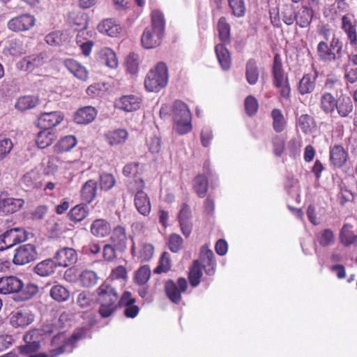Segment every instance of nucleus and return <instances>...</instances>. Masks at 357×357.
Returning a JSON list of instances; mask_svg holds the SVG:
<instances>
[{"label": "nucleus", "instance_id": "1", "mask_svg": "<svg viewBox=\"0 0 357 357\" xmlns=\"http://www.w3.org/2000/svg\"><path fill=\"white\" fill-rule=\"evenodd\" d=\"M38 291V285L31 282L24 284L23 281L16 276L0 278V294H15V301H28L36 296Z\"/></svg>", "mask_w": 357, "mask_h": 357}, {"label": "nucleus", "instance_id": "2", "mask_svg": "<svg viewBox=\"0 0 357 357\" xmlns=\"http://www.w3.org/2000/svg\"><path fill=\"white\" fill-rule=\"evenodd\" d=\"M165 31V19L160 10L155 9L151 13V25L147 26L142 36L141 43L144 49H153L162 43Z\"/></svg>", "mask_w": 357, "mask_h": 357}, {"label": "nucleus", "instance_id": "3", "mask_svg": "<svg viewBox=\"0 0 357 357\" xmlns=\"http://www.w3.org/2000/svg\"><path fill=\"white\" fill-rule=\"evenodd\" d=\"M317 54L321 62H337L342 59L344 54L343 41L335 35L329 43L321 40L317 45Z\"/></svg>", "mask_w": 357, "mask_h": 357}, {"label": "nucleus", "instance_id": "4", "mask_svg": "<svg viewBox=\"0 0 357 357\" xmlns=\"http://www.w3.org/2000/svg\"><path fill=\"white\" fill-rule=\"evenodd\" d=\"M174 130L179 135H183L192 130L191 113L186 103L176 100L172 107Z\"/></svg>", "mask_w": 357, "mask_h": 357}, {"label": "nucleus", "instance_id": "5", "mask_svg": "<svg viewBox=\"0 0 357 357\" xmlns=\"http://www.w3.org/2000/svg\"><path fill=\"white\" fill-rule=\"evenodd\" d=\"M168 80V68L165 63L160 61L147 73L144 86L147 91L157 92L167 85Z\"/></svg>", "mask_w": 357, "mask_h": 357}, {"label": "nucleus", "instance_id": "6", "mask_svg": "<svg viewBox=\"0 0 357 357\" xmlns=\"http://www.w3.org/2000/svg\"><path fill=\"white\" fill-rule=\"evenodd\" d=\"M271 73L274 86L278 89H280V97L285 100L289 99L291 87L288 76L284 72L282 68V59L279 53H275L274 54Z\"/></svg>", "mask_w": 357, "mask_h": 357}, {"label": "nucleus", "instance_id": "7", "mask_svg": "<svg viewBox=\"0 0 357 357\" xmlns=\"http://www.w3.org/2000/svg\"><path fill=\"white\" fill-rule=\"evenodd\" d=\"M188 288V282L184 277H180L176 282L169 279L165 283V292L169 301L174 304H180L182 301V293Z\"/></svg>", "mask_w": 357, "mask_h": 357}, {"label": "nucleus", "instance_id": "8", "mask_svg": "<svg viewBox=\"0 0 357 357\" xmlns=\"http://www.w3.org/2000/svg\"><path fill=\"white\" fill-rule=\"evenodd\" d=\"M137 192L135 195V205L138 213L144 216H148L151 211V204L147 193L144 191L145 183L143 178L135 180Z\"/></svg>", "mask_w": 357, "mask_h": 357}, {"label": "nucleus", "instance_id": "9", "mask_svg": "<svg viewBox=\"0 0 357 357\" xmlns=\"http://www.w3.org/2000/svg\"><path fill=\"white\" fill-rule=\"evenodd\" d=\"M38 252L34 245L26 243L21 245L15 250L13 263L17 266H23L35 261Z\"/></svg>", "mask_w": 357, "mask_h": 357}, {"label": "nucleus", "instance_id": "10", "mask_svg": "<svg viewBox=\"0 0 357 357\" xmlns=\"http://www.w3.org/2000/svg\"><path fill=\"white\" fill-rule=\"evenodd\" d=\"M36 23L33 15L28 13L22 14L9 20L7 27L13 32H22L31 29Z\"/></svg>", "mask_w": 357, "mask_h": 357}, {"label": "nucleus", "instance_id": "11", "mask_svg": "<svg viewBox=\"0 0 357 357\" xmlns=\"http://www.w3.org/2000/svg\"><path fill=\"white\" fill-rule=\"evenodd\" d=\"M341 30L346 34L347 41L351 47L357 45V22L351 15H344L340 18Z\"/></svg>", "mask_w": 357, "mask_h": 357}, {"label": "nucleus", "instance_id": "12", "mask_svg": "<svg viewBox=\"0 0 357 357\" xmlns=\"http://www.w3.org/2000/svg\"><path fill=\"white\" fill-rule=\"evenodd\" d=\"M195 261H199L201 268L204 269L205 273L208 275H213L216 271V260L215 255L208 245H202L199 257Z\"/></svg>", "mask_w": 357, "mask_h": 357}, {"label": "nucleus", "instance_id": "13", "mask_svg": "<svg viewBox=\"0 0 357 357\" xmlns=\"http://www.w3.org/2000/svg\"><path fill=\"white\" fill-rule=\"evenodd\" d=\"M34 320V314L28 307H21L11 314L10 322L15 328L26 327Z\"/></svg>", "mask_w": 357, "mask_h": 357}, {"label": "nucleus", "instance_id": "14", "mask_svg": "<svg viewBox=\"0 0 357 357\" xmlns=\"http://www.w3.org/2000/svg\"><path fill=\"white\" fill-rule=\"evenodd\" d=\"M24 204L22 199L9 197L7 192L0 194V211L4 213H13L18 211Z\"/></svg>", "mask_w": 357, "mask_h": 357}, {"label": "nucleus", "instance_id": "15", "mask_svg": "<svg viewBox=\"0 0 357 357\" xmlns=\"http://www.w3.org/2000/svg\"><path fill=\"white\" fill-rule=\"evenodd\" d=\"M63 116L60 112H51L42 113L37 119V126L42 129L54 128L63 121Z\"/></svg>", "mask_w": 357, "mask_h": 357}, {"label": "nucleus", "instance_id": "16", "mask_svg": "<svg viewBox=\"0 0 357 357\" xmlns=\"http://www.w3.org/2000/svg\"><path fill=\"white\" fill-rule=\"evenodd\" d=\"M141 103L142 99L136 95H123L119 99L116 100L114 106L126 112H132V111L139 109Z\"/></svg>", "mask_w": 357, "mask_h": 357}, {"label": "nucleus", "instance_id": "17", "mask_svg": "<svg viewBox=\"0 0 357 357\" xmlns=\"http://www.w3.org/2000/svg\"><path fill=\"white\" fill-rule=\"evenodd\" d=\"M54 259L57 266L67 267L77 261V255L75 250L63 248L56 252Z\"/></svg>", "mask_w": 357, "mask_h": 357}, {"label": "nucleus", "instance_id": "18", "mask_svg": "<svg viewBox=\"0 0 357 357\" xmlns=\"http://www.w3.org/2000/svg\"><path fill=\"white\" fill-rule=\"evenodd\" d=\"M348 153L342 145H333L329 149V161L335 167L341 168L347 162Z\"/></svg>", "mask_w": 357, "mask_h": 357}, {"label": "nucleus", "instance_id": "19", "mask_svg": "<svg viewBox=\"0 0 357 357\" xmlns=\"http://www.w3.org/2000/svg\"><path fill=\"white\" fill-rule=\"evenodd\" d=\"M45 63L43 54H33L24 57L17 63V67L21 70L32 72L36 68L43 66Z\"/></svg>", "mask_w": 357, "mask_h": 357}, {"label": "nucleus", "instance_id": "20", "mask_svg": "<svg viewBox=\"0 0 357 357\" xmlns=\"http://www.w3.org/2000/svg\"><path fill=\"white\" fill-rule=\"evenodd\" d=\"M337 106L335 112L341 118L350 117L354 111V104L349 96L347 93H342L337 98Z\"/></svg>", "mask_w": 357, "mask_h": 357}, {"label": "nucleus", "instance_id": "21", "mask_svg": "<svg viewBox=\"0 0 357 357\" xmlns=\"http://www.w3.org/2000/svg\"><path fill=\"white\" fill-rule=\"evenodd\" d=\"M314 17V11L313 8L303 6L296 12L295 22L301 29H307L312 24Z\"/></svg>", "mask_w": 357, "mask_h": 357}, {"label": "nucleus", "instance_id": "22", "mask_svg": "<svg viewBox=\"0 0 357 357\" xmlns=\"http://www.w3.org/2000/svg\"><path fill=\"white\" fill-rule=\"evenodd\" d=\"M337 98L330 91H324L319 98V107L322 112L329 116L335 112L337 106Z\"/></svg>", "mask_w": 357, "mask_h": 357}, {"label": "nucleus", "instance_id": "23", "mask_svg": "<svg viewBox=\"0 0 357 357\" xmlns=\"http://www.w3.org/2000/svg\"><path fill=\"white\" fill-rule=\"evenodd\" d=\"M64 66L77 79L82 81H86L88 79V70L76 60L67 59L64 61Z\"/></svg>", "mask_w": 357, "mask_h": 357}, {"label": "nucleus", "instance_id": "24", "mask_svg": "<svg viewBox=\"0 0 357 357\" xmlns=\"http://www.w3.org/2000/svg\"><path fill=\"white\" fill-rule=\"evenodd\" d=\"M97 115L95 107L86 106L77 110L74 115V121L77 124H88L92 122Z\"/></svg>", "mask_w": 357, "mask_h": 357}, {"label": "nucleus", "instance_id": "25", "mask_svg": "<svg viewBox=\"0 0 357 357\" xmlns=\"http://www.w3.org/2000/svg\"><path fill=\"white\" fill-rule=\"evenodd\" d=\"M57 137L58 135L55 131L42 129L36 135V143L38 148L43 149L52 145Z\"/></svg>", "mask_w": 357, "mask_h": 357}, {"label": "nucleus", "instance_id": "26", "mask_svg": "<svg viewBox=\"0 0 357 357\" xmlns=\"http://www.w3.org/2000/svg\"><path fill=\"white\" fill-rule=\"evenodd\" d=\"M216 29H218V36L221 41L220 43L229 44L231 41V28L225 17H221L218 19Z\"/></svg>", "mask_w": 357, "mask_h": 357}, {"label": "nucleus", "instance_id": "27", "mask_svg": "<svg viewBox=\"0 0 357 357\" xmlns=\"http://www.w3.org/2000/svg\"><path fill=\"white\" fill-rule=\"evenodd\" d=\"M226 45L218 43L215 45V53L218 56V61L224 70H228L231 68L232 64L231 56L229 50L225 47Z\"/></svg>", "mask_w": 357, "mask_h": 357}, {"label": "nucleus", "instance_id": "28", "mask_svg": "<svg viewBox=\"0 0 357 357\" xmlns=\"http://www.w3.org/2000/svg\"><path fill=\"white\" fill-rule=\"evenodd\" d=\"M40 103V99L36 96L25 95L20 96L15 104V107L24 112L36 107Z\"/></svg>", "mask_w": 357, "mask_h": 357}, {"label": "nucleus", "instance_id": "29", "mask_svg": "<svg viewBox=\"0 0 357 357\" xmlns=\"http://www.w3.org/2000/svg\"><path fill=\"white\" fill-rule=\"evenodd\" d=\"M271 117L273 121V129L277 133H281L287 126V121L285 119L282 110L280 108H273L271 112Z\"/></svg>", "mask_w": 357, "mask_h": 357}, {"label": "nucleus", "instance_id": "30", "mask_svg": "<svg viewBox=\"0 0 357 357\" xmlns=\"http://www.w3.org/2000/svg\"><path fill=\"white\" fill-rule=\"evenodd\" d=\"M22 183L26 188V190L40 189L43 187V183L38 172H30L24 175Z\"/></svg>", "mask_w": 357, "mask_h": 357}, {"label": "nucleus", "instance_id": "31", "mask_svg": "<svg viewBox=\"0 0 357 357\" xmlns=\"http://www.w3.org/2000/svg\"><path fill=\"white\" fill-rule=\"evenodd\" d=\"M192 188L199 198H204L208 189L207 177L203 174L195 176L192 181Z\"/></svg>", "mask_w": 357, "mask_h": 357}, {"label": "nucleus", "instance_id": "32", "mask_svg": "<svg viewBox=\"0 0 357 357\" xmlns=\"http://www.w3.org/2000/svg\"><path fill=\"white\" fill-rule=\"evenodd\" d=\"M57 266L52 259H45L38 263L34 268V272L42 277L50 276L55 272Z\"/></svg>", "mask_w": 357, "mask_h": 357}, {"label": "nucleus", "instance_id": "33", "mask_svg": "<svg viewBox=\"0 0 357 357\" xmlns=\"http://www.w3.org/2000/svg\"><path fill=\"white\" fill-rule=\"evenodd\" d=\"M97 183L93 180L87 181L82 188V199L87 204L91 203L96 197Z\"/></svg>", "mask_w": 357, "mask_h": 357}, {"label": "nucleus", "instance_id": "34", "mask_svg": "<svg viewBox=\"0 0 357 357\" xmlns=\"http://www.w3.org/2000/svg\"><path fill=\"white\" fill-rule=\"evenodd\" d=\"M91 233L97 237H104L111 232L110 224L105 220H96L91 226Z\"/></svg>", "mask_w": 357, "mask_h": 357}, {"label": "nucleus", "instance_id": "35", "mask_svg": "<svg viewBox=\"0 0 357 357\" xmlns=\"http://www.w3.org/2000/svg\"><path fill=\"white\" fill-rule=\"evenodd\" d=\"M97 302L112 301V278L108 277L105 282L96 289Z\"/></svg>", "mask_w": 357, "mask_h": 357}, {"label": "nucleus", "instance_id": "36", "mask_svg": "<svg viewBox=\"0 0 357 357\" xmlns=\"http://www.w3.org/2000/svg\"><path fill=\"white\" fill-rule=\"evenodd\" d=\"M317 75L305 74L298 83V92L302 95L312 93L315 88Z\"/></svg>", "mask_w": 357, "mask_h": 357}, {"label": "nucleus", "instance_id": "37", "mask_svg": "<svg viewBox=\"0 0 357 357\" xmlns=\"http://www.w3.org/2000/svg\"><path fill=\"white\" fill-rule=\"evenodd\" d=\"M77 144V139L73 135H67L61 137L54 146V151L57 153L67 152Z\"/></svg>", "mask_w": 357, "mask_h": 357}, {"label": "nucleus", "instance_id": "38", "mask_svg": "<svg viewBox=\"0 0 357 357\" xmlns=\"http://www.w3.org/2000/svg\"><path fill=\"white\" fill-rule=\"evenodd\" d=\"M353 225L346 223L341 229L340 240L344 246H350L357 241V236L352 231Z\"/></svg>", "mask_w": 357, "mask_h": 357}, {"label": "nucleus", "instance_id": "39", "mask_svg": "<svg viewBox=\"0 0 357 357\" xmlns=\"http://www.w3.org/2000/svg\"><path fill=\"white\" fill-rule=\"evenodd\" d=\"M202 271L199 262L194 260L188 272V280L190 286L192 287L199 286L202 281Z\"/></svg>", "mask_w": 357, "mask_h": 357}, {"label": "nucleus", "instance_id": "40", "mask_svg": "<svg viewBox=\"0 0 357 357\" xmlns=\"http://www.w3.org/2000/svg\"><path fill=\"white\" fill-rule=\"evenodd\" d=\"M127 236L126 229L122 226H117L113 230V247L122 250L126 248Z\"/></svg>", "mask_w": 357, "mask_h": 357}, {"label": "nucleus", "instance_id": "41", "mask_svg": "<svg viewBox=\"0 0 357 357\" xmlns=\"http://www.w3.org/2000/svg\"><path fill=\"white\" fill-rule=\"evenodd\" d=\"M299 128L305 134L312 133L316 127L314 118L309 114H302L298 117L297 122Z\"/></svg>", "mask_w": 357, "mask_h": 357}, {"label": "nucleus", "instance_id": "42", "mask_svg": "<svg viewBox=\"0 0 357 357\" xmlns=\"http://www.w3.org/2000/svg\"><path fill=\"white\" fill-rule=\"evenodd\" d=\"M246 79L248 82L254 85L258 82L259 79V70L257 63L254 59H248L246 64Z\"/></svg>", "mask_w": 357, "mask_h": 357}, {"label": "nucleus", "instance_id": "43", "mask_svg": "<svg viewBox=\"0 0 357 357\" xmlns=\"http://www.w3.org/2000/svg\"><path fill=\"white\" fill-rule=\"evenodd\" d=\"M88 215V211L86 207L82 204H78L72 208L68 214V218L70 221L77 223L86 218Z\"/></svg>", "mask_w": 357, "mask_h": 357}, {"label": "nucleus", "instance_id": "44", "mask_svg": "<svg viewBox=\"0 0 357 357\" xmlns=\"http://www.w3.org/2000/svg\"><path fill=\"white\" fill-rule=\"evenodd\" d=\"M296 9L292 4H284L280 10L282 21L287 25H292L296 20Z\"/></svg>", "mask_w": 357, "mask_h": 357}, {"label": "nucleus", "instance_id": "45", "mask_svg": "<svg viewBox=\"0 0 357 357\" xmlns=\"http://www.w3.org/2000/svg\"><path fill=\"white\" fill-rule=\"evenodd\" d=\"M50 294L51 297L58 302L66 301L70 297L69 291L61 284L54 285L51 288Z\"/></svg>", "mask_w": 357, "mask_h": 357}, {"label": "nucleus", "instance_id": "46", "mask_svg": "<svg viewBox=\"0 0 357 357\" xmlns=\"http://www.w3.org/2000/svg\"><path fill=\"white\" fill-rule=\"evenodd\" d=\"M15 232L10 229L0 235V251H3L18 244L15 236Z\"/></svg>", "mask_w": 357, "mask_h": 357}, {"label": "nucleus", "instance_id": "47", "mask_svg": "<svg viewBox=\"0 0 357 357\" xmlns=\"http://www.w3.org/2000/svg\"><path fill=\"white\" fill-rule=\"evenodd\" d=\"M79 280L84 287H91L97 283L98 277L96 272L84 270L79 275Z\"/></svg>", "mask_w": 357, "mask_h": 357}, {"label": "nucleus", "instance_id": "48", "mask_svg": "<svg viewBox=\"0 0 357 357\" xmlns=\"http://www.w3.org/2000/svg\"><path fill=\"white\" fill-rule=\"evenodd\" d=\"M151 274V271L149 266L144 265L139 267L137 272H135V284L139 286L144 285L149 282Z\"/></svg>", "mask_w": 357, "mask_h": 357}, {"label": "nucleus", "instance_id": "49", "mask_svg": "<svg viewBox=\"0 0 357 357\" xmlns=\"http://www.w3.org/2000/svg\"><path fill=\"white\" fill-rule=\"evenodd\" d=\"M259 107L258 100L252 95H248L245 99L244 107L245 113L248 116H255L258 112Z\"/></svg>", "mask_w": 357, "mask_h": 357}, {"label": "nucleus", "instance_id": "50", "mask_svg": "<svg viewBox=\"0 0 357 357\" xmlns=\"http://www.w3.org/2000/svg\"><path fill=\"white\" fill-rule=\"evenodd\" d=\"M139 56L137 54L130 53L125 59L124 65L128 72L135 74L139 68Z\"/></svg>", "mask_w": 357, "mask_h": 357}, {"label": "nucleus", "instance_id": "51", "mask_svg": "<svg viewBox=\"0 0 357 357\" xmlns=\"http://www.w3.org/2000/svg\"><path fill=\"white\" fill-rule=\"evenodd\" d=\"M234 16L241 17L245 15L246 7L245 0H227Z\"/></svg>", "mask_w": 357, "mask_h": 357}, {"label": "nucleus", "instance_id": "52", "mask_svg": "<svg viewBox=\"0 0 357 357\" xmlns=\"http://www.w3.org/2000/svg\"><path fill=\"white\" fill-rule=\"evenodd\" d=\"M171 268V262L169 255L168 252H165L161 255L158 266L153 270V273L160 274L162 273H167Z\"/></svg>", "mask_w": 357, "mask_h": 357}, {"label": "nucleus", "instance_id": "53", "mask_svg": "<svg viewBox=\"0 0 357 357\" xmlns=\"http://www.w3.org/2000/svg\"><path fill=\"white\" fill-rule=\"evenodd\" d=\"M183 239L177 234H172L169 236L168 246L169 250L174 253L180 251L183 248Z\"/></svg>", "mask_w": 357, "mask_h": 357}, {"label": "nucleus", "instance_id": "54", "mask_svg": "<svg viewBox=\"0 0 357 357\" xmlns=\"http://www.w3.org/2000/svg\"><path fill=\"white\" fill-rule=\"evenodd\" d=\"M69 22L70 24L77 25L80 29L86 26V16L83 13H72L69 16Z\"/></svg>", "mask_w": 357, "mask_h": 357}, {"label": "nucleus", "instance_id": "55", "mask_svg": "<svg viewBox=\"0 0 357 357\" xmlns=\"http://www.w3.org/2000/svg\"><path fill=\"white\" fill-rule=\"evenodd\" d=\"M154 254V247L151 243H145L139 252V258L142 261H146L152 258Z\"/></svg>", "mask_w": 357, "mask_h": 357}, {"label": "nucleus", "instance_id": "56", "mask_svg": "<svg viewBox=\"0 0 357 357\" xmlns=\"http://www.w3.org/2000/svg\"><path fill=\"white\" fill-rule=\"evenodd\" d=\"M13 146L11 139H0V160H3L12 150Z\"/></svg>", "mask_w": 357, "mask_h": 357}, {"label": "nucleus", "instance_id": "57", "mask_svg": "<svg viewBox=\"0 0 357 357\" xmlns=\"http://www.w3.org/2000/svg\"><path fill=\"white\" fill-rule=\"evenodd\" d=\"M319 243L321 246H328L334 241V235L330 229H325L318 238Z\"/></svg>", "mask_w": 357, "mask_h": 357}, {"label": "nucleus", "instance_id": "58", "mask_svg": "<svg viewBox=\"0 0 357 357\" xmlns=\"http://www.w3.org/2000/svg\"><path fill=\"white\" fill-rule=\"evenodd\" d=\"M272 142L275 155L281 156L284 150V140L280 136H275L273 138Z\"/></svg>", "mask_w": 357, "mask_h": 357}, {"label": "nucleus", "instance_id": "59", "mask_svg": "<svg viewBox=\"0 0 357 357\" xmlns=\"http://www.w3.org/2000/svg\"><path fill=\"white\" fill-rule=\"evenodd\" d=\"M128 137V132L124 128H119L113 132V144L124 143Z\"/></svg>", "mask_w": 357, "mask_h": 357}, {"label": "nucleus", "instance_id": "60", "mask_svg": "<svg viewBox=\"0 0 357 357\" xmlns=\"http://www.w3.org/2000/svg\"><path fill=\"white\" fill-rule=\"evenodd\" d=\"M40 343L34 341L20 347V351L22 354L33 355L32 354L36 352L40 349Z\"/></svg>", "mask_w": 357, "mask_h": 357}, {"label": "nucleus", "instance_id": "61", "mask_svg": "<svg viewBox=\"0 0 357 357\" xmlns=\"http://www.w3.org/2000/svg\"><path fill=\"white\" fill-rule=\"evenodd\" d=\"M99 185L102 190L107 191L112 188V174L103 173L100 174Z\"/></svg>", "mask_w": 357, "mask_h": 357}, {"label": "nucleus", "instance_id": "62", "mask_svg": "<svg viewBox=\"0 0 357 357\" xmlns=\"http://www.w3.org/2000/svg\"><path fill=\"white\" fill-rule=\"evenodd\" d=\"M135 303L136 299L132 298L131 292L126 291L121 294V298H120L118 306L125 307L131 304H135Z\"/></svg>", "mask_w": 357, "mask_h": 357}, {"label": "nucleus", "instance_id": "63", "mask_svg": "<svg viewBox=\"0 0 357 357\" xmlns=\"http://www.w3.org/2000/svg\"><path fill=\"white\" fill-rule=\"evenodd\" d=\"M110 56H112V49L108 47L102 49L98 54L99 62L102 64L110 67Z\"/></svg>", "mask_w": 357, "mask_h": 357}, {"label": "nucleus", "instance_id": "64", "mask_svg": "<svg viewBox=\"0 0 357 357\" xmlns=\"http://www.w3.org/2000/svg\"><path fill=\"white\" fill-rule=\"evenodd\" d=\"M338 199L342 205H345L354 199V194L351 190L342 188L338 194Z\"/></svg>", "mask_w": 357, "mask_h": 357}]
</instances>
